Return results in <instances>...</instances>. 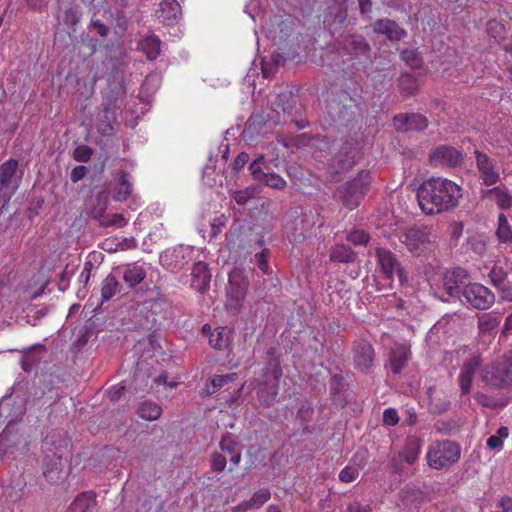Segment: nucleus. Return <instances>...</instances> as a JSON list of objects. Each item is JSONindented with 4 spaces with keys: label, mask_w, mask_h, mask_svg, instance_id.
Returning a JSON list of instances; mask_svg holds the SVG:
<instances>
[{
    "label": "nucleus",
    "mask_w": 512,
    "mask_h": 512,
    "mask_svg": "<svg viewBox=\"0 0 512 512\" xmlns=\"http://www.w3.org/2000/svg\"><path fill=\"white\" fill-rule=\"evenodd\" d=\"M243 385H241L237 391L235 392V394L229 398V399H226V403L229 405V406H232L233 404H235L237 402V400L239 399L240 395H241V392H242V389H243Z\"/></svg>",
    "instance_id": "nucleus-61"
},
{
    "label": "nucleus",
    "mask_w": 512,
    "mask_h": 512,
    "mask_svg": "<svg viewBox=\"0 0 512 512\" xmlns=\"http://www.w3.org/2000/svg\"><path fill=\"white\" fill-rule=\"evenodd\" d=\"M509 436V430L507 427H500L497 432L491 435L486 442V446L491 451L498 453L502 450L504 440Z\"/></svg>",
    "instance_id": "nucleus-37"
},
{
    "label": "nucleus",
    "mask_w": 512,
    "mask_h": 512,
    "mask_svg": "<svg viewBox=\"0 0 512 512\" xmlns=\"http://www.w3.org/2000/svg\"><path fill=\"white\" fill-rule=\"evenodd\" d=\"M86 173L87 168L85 166H76L70 173V179L73 183H77L85 177Z\"/></svg>",
    "instance_id": "nucleus-55"
},
{
    "label": "nucleus",
    "mask_w": 512,
    "mask_h": 512,
    "mask_svg": "<svg viewBox=\"0 0 512 512\" xmlns=\"http://www.w3.org/2000/svg\"><path fill=\"white\" fill-rule=\"evenodd\" d=\"M378 265L387 279H393L396 275L401 284L407 281L403 269L396 256L388 249L378 248L376 250Z\"/></svg>",
    "instance_id": "nucleus-12"
},
{
    "label": "nucleus",
    "mask_w": 512,
    "mask_h": 512,
    "mask_svg": "<svg viewBox=\"0 0 512 512\" xmlns=\"http://www.w3.org/2000/svg\"><path fill=\"white\" fill-rule=\"evenodd\" d=\"M444 289L450 296H455L461 293L462 289L453 280H450L448 276L444 278Z\"/></svg>",
    "instance_id": "nucleus-54"
},
{
    "label": "nucleus",
    "mask_w": 512,
    "mask_h": 512,
    "mask_svg": "<svg viewBox=\"0 0 512 512\" xmlns=\"http://www.w3.org/2000/svg\"><path fill=\"white\" fill-rule=\"evenodd\" d=\"M255 196V188L247 187L244 190H238L232 192V197L239 205H245L250 199Z\"/></svg>",
    "instance_id": "nucleus-43"
},
{
    "label": "nucleus",
    "mask_w": 512,
    "mask_h": 512,
    "mask_svg": "<svg viewBox=\"0 0 512 512\" xmlns=\"http://www.w3.org/2000/svg\"><path fill=\"white\" fill-rule=\"evenodd\" d=\"M400 87L407 95H413L418 89L416 81L408 75L401 77Z\"/></svg>",
    "instance_id": "nucleus-48"
},
{
    "label": "nucleus",
    "mask_w": 512,
    "mask_h": 512,
    "mask_svg": "<svg viewBox=\"0 0 512 512\" xmlns=\"http://www.w3.org/2000/svg\"><path fill=\"white\" fill-rule=\"evenodd\" d=\"M357 155L358 149L356 144L353 142H345L328 164V177L333 181H338L342 174L346 173L354 166Z\"/></svg>",
    "instance_id": "nucleus-6"
},
{
    "label": "nucleus",
    "mask_w": 512,
    "mask_h": 512,
    "mask_svg": "<svg viewBox=\"0 0 512 512\" xmlns=\"http://www.w3.org/2000/svg\"><path fill=\"white\" fill-rule=\"evenodd\" d=\"M500 324V318L497 315L488 313L478 317V333L480 336L490 334Z\"/></svg>",
    "instance_id": "nucleus-30"
},
{
    "label": "nucleus",
    "mask_w": 512,
    "mask_h": 512,
    "mask_svg": "<svg viewBox=\"0 0 512 512\" xmlns=\"http://www.w3.org/2000/svg\"><path fill=\"white\" fill-rule=\"evenodd\" d=\"M146 277V270L142 265L138 264H130L127 265L123 270L122 278L124 282L130 287L133 288L136 285L140 284Z\"/></svg>",
    "instance_id": "nucleus-26"
},
{
    "label": "nucleus",
    "mask_w": 512,
    "mask_h": 512,
    "mask_svg": "<svg viewBox=\"0 0 512 512\" xmlns=\"http://www.w3.org/2000/svg\"><path fill=\"white\" fill-rule=\"evenodd\" d=\"M430 409L434 413H443L448 409L449 400L447 395L440 390L430 388L428 390Z\"/></svg>",
    "instance_id": "nucleus-28"
},
{
    "label": "nucleus",
    "mask_w": 512,
    "mask_h": 512,
    "mask_svg": "<svg viewBox=\"0 0 512 512\" xmlns=\"http://www.w3.org/2000/svg\"><path fill=\"white\" fill-rule=\"evenodd\" d=\"M490 278L495 286L502 284L504 280V273L501 269H492L490 272Z\"/></svg>",
    "instance_id": "nucleus-58"
},
{
    "label": "nucleus",
    "mask_w": 512,
    "mask_h": 512,
    "mask_svg": "<svg viewBox=\"0 0 512 512\" xmlns=\"http://www.w3.org/2000/svg\"><path fill=\"white\" fill-rule=\"evenodd\" d=\"M400 241L413 254L424 251L433 241V235L427 228H409L400 236Z\"/></svg>",
    "instance_id": "nucleus-10"
},
{
    "label": "nucleus",
    "mask_w": 512,
    "mask_h": 512,
    "mask_svg": "<svg viewBox=\"0 0 512 512\" xmlns=\"http://www.w3.org/2000/svg\"><path fill=\"white\" fill-rule=\"evenodd\" d=\"M220 448L223 453L229 456L230 462L237 466L241 460V449L239 444L235 442L230 435L223 436L220 442Z\"/></svg>",
    "instance_id": "nucleus-27"
},
{
    "label": "nucleus",
    "mask_w": 512,
    "mask_h": 512,
    "mask_svg": "<svg viewBox=\"0 0 512 512\" xmlns=\"http://www.w3.org/2000/svg\"><path fill=\"white\" fill-rule=\"evenodd\" d=\"M496 236L498 240L502 243H512V228L506 216L503 213H500L498 216Z\"/></svg>",
    "instance_id": "nucleus-38"
},
{
    "label": "nucleus",
    "mask_w": 512,
    "mask_h": 512,
    "mask_svg": "<svg viewBox=\"0 0 512 512\" xmlns=\"http://www.w3.org/2000/svg\"><path fill=\"white\" fill-rule=\"evenodd\" d=\"M468 306L477 310H487L495 303L494 293L480 283H468L461 291Z\"/></svg>",
    "instance_id": "nucleus-8"
},
{
    "label": "nucleus",
    "mask_w": 512,
    "mask_h": 512,
    "mask_svg": "<svg viewBox=\"0 0 512 512\" xmlns=\"http://www.w3.org/2000/svg\"><path fill=\"white\" fill-rule=\"evenodd\" d=\"M257 265L259 268L264 272L267 273L268 271V262H267V256L264 251L256 253L255 255Z\"/></svg>",
    "instance_id": "nucleus-57"
},
{
    "label": "nucleus",
    "mask_w": 512,
    "mask_h": 512,
    "mask_svg": "<svg viewBox=\"0 0 512 512\" xmlns=\"http://www.w3.org/2000/svg\"><path fill=\"white\" fill-rule=\"evenodd\" d=\"M487 32L496 40L503 37L504 26L497 20H490L487 24Z\"/></svg>",
    "instance_id": "nucleus-49"
},
{
    "label": "nucleus",
    "mask_w": 512,
    "mask_h": 512,
    "mask_svg": "<svg viewBox=\"0 0 512 512\" xmlns=\"http://www.w3.org/2000/svg\"><path fill=\"white\" fill-rule=\"evenodd\" d=\"M374 31L387 36L390 40L398 41L404 37L405 31L392 20H379L373 25Z\"/></svg>",
    "instance_id": "nucleus-22"
},
{
    "label": "nucleus",
    "mask_w": 512,
    "mask_h": 512,
    "mask_svg": "<svg viewBox=\"0 0 512 512\" xmlns=\"http://www.w3.org/2000/svg\"><path fill=\"white\" fill-rule=\"evenodd\" d=\"M123 391H124V386L112 387L108 392L110 400H112V401L118 400L122 396Z\"/></svg>",
    "instance_id": "nucleus-60"
},
{
    "label": "nucleus",
    "mask_w": 512,
    "mask_h": 512,
    "mask_svg": "<svg viewBox=\"0 0 512 512\" xmlns=\"http://www.w3.org/2000/svg\"><path fill=\"white\" fill-rule=\"evenodd\" d=\"M226 467V456L221 453H214L211 457V469L213 471H223Z\"/></svg>",
    "instance_id": "nucleus-50"
},
{
    "label": "nucleus",
    "mask_w": 512,
    "mask_h": 512,
    "mask_svg": "<svg viewBox=\"0 0 512 512\" xmlns=\"http://www.w3.org/2000/svg\"><path fill=\"white\" fill-rule=\"evenodd\" d=\"M421 448L422 440L416 436H409L406 439L403 451L400 453V458L412 465L417 461Z\"/></svg>",
    "instance_id": "nucleus-23"
},
{
    "label": "nucleus",
    "mask_w": 512,
    "mask_h": 512,
    "mask_svg": "<svg viewBox=\"0 0 512 512\" xmlns=\"http://www.w3.org/2000/svg\"><path fill=\"white\" fill-rule=\"evenodd\" d=\"M502 295L505 299L512 301V286L503 287Z\"/></svg>",
    "instance_id": "nucleus-63"
},
{
    "label": "nucleus",
    "mask_w": 512,
    "mask_h": 512,
    "mask_svg": "<svg viewBox=\"0 0 512 512\" xmlns=\"http://www.w3.org/2000/svg\"><path fill=\"white\" fill-rule=\"evenodd\" d=\"M330 260L341 263L352 262L354 260V253L346 245H336L331 251Z\"/></svg>",
    "instance_id": "nucleus-39"
},
{
    "label": "nucleus",
    "mask_w": 512,
    "mask_h": 512,
    "mask_svg": "<svg viewBox=\"0 0 512 512\" xmlns=\"http://www.w3.org/2000/svg\"><path fill=\"white\" fill-rule=\"evenodd\" d=\"M236 376V373L214 376L211 379L210 384L207 385L208 394L215 393L218 389L222 388L226 383L233 381L236 378Z\"/></svg>",
    "instance_id": "nucleus-41"
},
{
    "label": "nucleus",
    "mask_w": 512,
    "mask_h": 512,
    "mask_svg": "<svg viewBox=\"0 0 512 512\" xmlns=\"http://www.w3.org/2000/svg\"><path fill=\"white\" fill-rule=\"evenodd\" d=\"M481 363L482 357L479 353L471 354L463 362L458 376L459 387L462 394L470 393L474 375Z\"/></svg>",
    "instance_id": "nucleus-14"
},
{
    "label": "nucleus",
    "mask_w": 512,
    "mask_h": 512,
    "mask_svg": "<svg viewBox=\"0 0 512 512\" xmlns=\"http://www.w3.org/2000/svg\"><path fill=\"white\" fill-rule=\"evenodd\" d=\"M347 240L355 245H365L369 241V235L363 230H354L348 234Z\"/></svg>",
    "instance_id": "nucleus-47"
},
{
    "label": "nucleus",
    "mask_w": 512,
    "mask_h": 512,
    "mask_svg": "<svg viewBox=\"0 0 512 512\" xmlns=\"http://www.w3.org/2000/svg\"><path fill=\"white\" fill-rule=\"evenodd\" d=\"M383 422L388 426H395L399 422L398 413L393 408H387L383 412Z\"/></svg>",
    "instance_id": "nucleus-51"
},
{
    "label": "nucleus",
    "mask_w": 512,
    "mask_h": 512,
    "mask_svg": "<svg viewBox=\"0 0 512 512\" xmlns=\"http://www.w3.org/2000/svg\"><path fill=\"white\" fill-rule=\"evenodd\" d=\"M127 223L126 219L121 214H114L111 219L107 222V225H113L116 227H122Z\"/></svg>",
    "instance_id": "nucleus-59"
},
{
    "label": "nucleus",
    "mask_w": 512,
    "mask_h": 512,
    "mask_svg": "<svg viewBox=\"0 0 512 512\" xmlns=\"http://www.w3.org/2000/svg\"><path fill=\"white\" fill-rule=\"evenodd\" d=\"M140 46L149 60L156 59L160 54V39L155 35L145 37Z\"/></svg>",
    "instance_id": "nucleus-32"
},
{
    "label": "nucleus",
    "mask_w": 512,
    "mask_h": 512,
    "mask_svg": "<svg viewBox=\"0 0 512 512\" xmlns=\"http://www.w3.org/2000/svg\"><path fill=\"white\" fill-rule=\"evenodd\" d=\"M446 276L449 277L450 280H453L458 286L462 289L465 284V280L468 278V273L463 268H455Z\"/></svg>",
    "instance_id": "nucleus-46"
},
{
    "label": "nucleus",
    "mask_w": 512,
    "mask_h": 512,
    "mask_svg": "<svg viewBox=\"0 0 512 512\" xmlns=\"http://www.w3.org/2000/svg\"><path fill=\"white\" fill-rule=\"evenodd\" d=\"M120 292V283L111 274H109L102 282L101 298L102 301L110 300L114 295Z\"/></svg>",
    "instance_id": "nucleus-34"
},
{
    "label": "nucleus",
    "mask_w": 512,
    "mask_h": 512,
    "mask_svg": "<svg viewBox=\"0 0 512 512\" xmlns=\"http://www.w3.org/2000/svg\"><path fill=\"white\" fill-rule=\"evenodd\" d=\"M488 195L496 202L500 209H508L512 205V196L505 188L495 187L490 189Z\"/></svg>",
    "instance_id": "nucleus-36"
},
{
    "label": "nucleus",
    "mask_w": 512,
    "mask_h": 512,
    "mask_svg": "<svg viewBox=\"0 0 512 512\" xmlns=\"http://www.w3.org/2000/svg\"><path fill=\"white\" fill-rule=\"evenodd\" d=\"M374 360V349L372 345L365 341L360 340L354 344V362L358 369L365 371L368 370Z\"/></svg>",
    "instance_id": "nucleus-17"
},
{
    "label": "nucleus",
    "mask_w": 512,
    "mask_h": 512,
    "mask_svg": "<svg viewBox=\"0 0 512 512\" xmlns=\"http://www.w3.org/2000/svg\"><path fill=\"white\" fill-rule=\"evenodd\" d=\"M91 266V263H86L85 264V267H84V270L82 271L81 273V278H83L85 280V282L88 281L89 279V273H90V267Z\"/></svg>",
    "instance_id": "nucleus-64"
},
{
    "label": "nucleus",
    "mask_w": 512,
    "mask_h": 512,
    "mask_svg": "<svg viewBox=\"0 0 512 512\" xmlns=\"http://www.w3.org/2000/svg\"><path fill=\"white\" fill-rule=\"evenodd\" d=\"M393 122L399 131H422L428 127L427 118L418 113L398 114Z\"/></svg>",
    "instance_id": "nucleus-16"
},
{
    "label": "nucleus",
    "mask_w": 512,
    "mask_h": 512,
    "mask_svg": "<svg viewBox=\"0 0 512 512\" xmlns=\"http://www.w3.org/2000/svg\"><path fill=\"white\" fill-rule=\"evenodd\" d=\"M19 437L14 433V427L8 425L0 434V456L8 452V449L17 444Z\"/></svg>",
    "instance_id": "nucleus-35"
},
{
    "label": "nucleus",
    "mask_w": 512,
    "mask_h": 512,
    "mask_svg": "<svg viewBox=\"0 0 512 512\" xmlns=\"http://www.w3.org/2000/svg\"><path fill=\"white\" fill-rule=\"evenodd\" d=\"M132 192V184L129 182L127 175L122 174L115 188L114 199L116 201L126 200Z\"/></svg>",
    "instance_id": "nucleus-40"
},
{
    "label": "nucleus",
    "mask_w": 512,
    "mask_h": 512,
    "mask_svg": "<svg viewBox=\"0 0 512 512\" xmlns=\"http://www.w3.org/2000/svg\"><path fill=\"white\" fill-rule=\"evenodd\" d=\"M282 370L277 363L269 364L260 379L255 381L257 396L262 406L270 407L278 394Z\"/></svg>",
    "instance_id": "nucleus-4"
},
{
    "label": "nucleus",
    "mask_w": 512,
    "mask_h": 512,
    "mask_svg": "<svg viewBox=\"0 0 512 512\" xmlns=\"http://www.w3.org/2000/svg\"><path fill=\"white\" fill-rule=\"evenodd\" d=\"M211 275L208 270V266L204 262H197L194 264L192 269V287L203 292L210 283Z\"/></svg>",
    "instance_id": "nucleus-20"
},
{
    "label": "nucleus",
    "mask_w": 512,
    "mask_h": 512,
    "mask_svg": "<svg viewBox=\"0 0 512 512\" xmlns=\"http://www.w3.org/2000/svg\"><path fill=\"white\" fill-rule=\"evenodd\" d=\"M271 497V493L267 488H262L256 491L251 499L247 501H243L240 503L236 510L238 512H246L250 509L260 508L264 503H266Z\"/></svg>",
    "instance_id": "nucleus-24"
},
{
    "label": "nucleus",
    "mask_w": 512,
    "mask_h": 512,
    "mask_svg": "<svg viewBox=\"0 0 512 512\" xmlns=\"http://www.w3.org/2000/svg\"><path fill=\"white\" fill-rule=\"evenodd\" d=\"M482 381L494 388L512 385V353L487 364L481 371Z\"/></svg>",
    "instance_id": "nucleus-3"
},
{
    "label": "nucleus",
    "mask_w": 512,
    "mask_h": 512,
    "mask_svg": "<svg viewBox=\"0 0 512 512\" xmlns=\"http://www.w3.org/2000/svg\"><path fill=\"white\" fill-rule=\"evenodd\" d=\"M369 184L370 175L367 172L358 174L357 177L348 182L339 190L343 205L349 210L358 207L368 190Z\"/></svg>",
    "instance_id": "nucleus-7"
},
{
    "label": "nucleus",
    "mask_w": 512,
    "mask_h": 512,
    "mask_svg": "<svg viewBox=\"0 0 512 512\" xmlns=\"http://www.w3.org/2000/svg\"><path fill=\"white\" fill-rule=\"evenodd\" d=\"M115 122V111L113 108L106 107L100 114V118L97 123L98 131L103 135H110L114 130Z\"/></svg>",
    "instance_id": "nucleus-29"
},
{
    "label": "nucleus",
    "mask_w": 512,
    "mask_h": 512,
    "mask_svg": "<svg viewBox=\"0 0 512 512\" xmlns=\"http://www.w3.org/2000/svg\"><path fill=\"white\" fill-rule=\"evenodd\" d=\"M248 289V280L240 269H233L229 273L226 287V308L233 314L238 313L243 305Z\"/></svg>",
    "instance_id": "nucleus-5"
},
{
    "label": "nucleus",
    "mask_w": 512,
    "mask_h": 512,
    "mask_svg": "<svg viewBox=\"0 0 512 512\" xmlns=\"http://www.w3.org/2000/svg\"><path fill=\"white\" fill-rule=\"evenodd\" d=\"M93 150L86 145H80L73 151V158L78 162H87L90 160Z\"/></svg>",
    "instance_id": "nucleus-45"
},
{
    "label": "nucleus",
    "mask_w": 512,
    "mask_h": 512,
    "mask_svg": "<svg viewBox=\"0 0 512 512\" xmlns=\"http://www.w3.org/2000/svg\"><path fill=\"white\" fill-rule=\"evenodd\" d=\"M495 506L500 512H512V498L507 495L500 496Z\"/></svg>",
    "instance_id": "nucleus-52"
},
{
    "label": "nucleus",
    "mask_w": 512,
    "mask_h": 512,
    "mask_svg": "<svg viewBox=\"0 0 512 512\" xmlns=\"http://www.w3.org/2000/svg\"><path fill=\"white\" fill-rule=\"evenodd\" d=\"M137 413L144 420L155 421L160 418L162 409L154 402L145 401L139 405Z\"/></svg>",
    "instance_id": "nucleus-31"
},
{
    "label": "nucleus",
    "mask_w": 512,
    "mask_h": 512,
    "mask_svg": "<svg viewBox=\"0 0 512 512\" xmlns=\"http://www.w3.org/2000/svg\"><path fill=\"white\" fill-rule=\"evenodd\" d=\"M423 494L418 489H407L404 491L403 502L409 508H418L423 500Z\"/></svg>",
    "instance_id": "nucleus-42"
},
{
    "label": "nucleus",
    "mask_w": 512,
    "mask_h": 512,
    "mask_svg": "<svg viewBox=\"0 0 512 512\" xmlns=\"http://www.w3.org/2000/svg\"><path fill=\"white\" fill-rule=\"evenodd\" d=\"M249 161V155L245 152L240 153L233 162V169L239 171Z\"/></svg>",
    "instance_id": "nucleus-56"
},
{
    "label": "nucleus",
    "mask_w": 512,
    "mask_h": 512,
    "mask_svg": "<svg viewBox=\"0 0 512 512\" xmlns=\"http://www.w3.org/2000/svg\"><path fill=\"white\" fill-rule=\"evenodd\" d=\"M460 456L461 449L456 442L436 440L428 446L425 458L430 468L443 470L456 464Z\"/></svg>",
    "instance_id": "nucleus-2"
},
{
    "label": "nucleus",
    "mask_w": 512,
    "mask_h": 512,
    "mask_svg": "<svg viewBox=\"0 0 512 512\" xmlns=\"http://www.w3.org/2000/svg\"><path fill=\"white\" fill-rule=\"evenodd\" d=\"M421 210L427 214H438L454 209L462 198V188L452 180L433 177L424 181L417 192Z\"/></svg>",
    "instance_id": "nucleus-1"
},
{
    "label": "nucleus",
    "mask_w": 512,
    "mask_h": 512,
    "mask_svg": "<svg viewBox=\"0 0 512 512\" xmlns=\"http://www.w3.org/2000/svg\"><path fill=\"white\" fill-rule=\"evenodd\" d=\"M17 171L18 161L15 159H9L0 165V201H3V206L19 187L21 176Z\"/></svg>",
    "instance_id": "nucleus-9"
},
{
    "label": "nucleus",
    "mask_w": 512,
    "mask_h": 512,
    "mask_svg": "<svg viewBox=\"0 0 512 512\" xmlns=\"http://www.w3.org/2000/svg\"><path fill=\"white\" fill-rule=\"evenodd\" d=\"M249 168L255 180H258L271 188L283 190L287 185L286 181L281 176L276 173L269 172L264 161V156H260L254 160L250 164Z\"/></svg>",
    "instance_id": "nucleus-11"
},
{
    "label": "nucleus",
    "mask_w": 512,
    "mask_h": 512,
    "mask_svg": "<svg viewBox=\"0 0 512 512\" xmlns=\"http://www.w3.org/2000/svg\"><path fill=\"white\" fill-rule=\"evenodd\" d=\"M229 343V331L226 327H218L209 336V344L216 350L227 348Z\"/></svg>",
    "instance_id": "nucleus-33"
},
{
    "label": "nucleus",
    "mask_w": 512,
    "mask_h": 512,
    "mask_svg": "<svg viewBox=\"0 0 512 512\" xmlns=\"http://www.w3.org/2000/svg\"><path fill=\"white\" fill-rule=\"evenodd\" d=\"M410 356V349L408 346L399 344L396 345L390 354V367L394 374H398L405 367Z\"/></svg>",
    "instance_id": "nucleus-21"
},
{
    "label": "nucleus",
    "mask_w": 512,
    "mask_h": 512,
    "mask_svg": "<svg viewBox=\"0 0 512 512\" xmlns=\"http://www.w3.org/2000/svg\"><path fill=\"white\" fill-rule=\"evenodd\" d=\"M194 254V248L190 246H179L174 248L172 251L166 252L163 256L165 260L170 258L169 265H172L174 268H182L189 261L192 260V256Z\"/></svg>",
    "instance_id": "nucleus-19"
},
{
    "label": "nucleus",
    "mask_w": 512,
    "mask_h": 512,
    "mask_svg": "<svg viewBox=\"0 0 512 512\" xmlns=\"http://www.w3.org/2000/svg\"><path fill=\"white\" fill-rule=\"evenodd\" d=\"M158 19L165 24L177 22L181 16V7L176 0H163L156 10Z\"/></svg>",
    "instance_id": "nucleus-18"
},
{
    "label": "nucleus",
    "mask_w": 512,
    "mask_h": 512,
    "mask_svg": "<svg viewBox=\"0 0 512 512\" xmlns=\"http://www.w3.org/2000/svg\"><path fill=\"white\" fill-rule=\"evenodd\" d=\"M372 508L370 504L361 503L357 500L351 502L347 506V512H371Z\"/></svg>",
    "instance_id": "nucleus-53"
},
{
    "label": "nucleus",
    "mask_w": 512,
    "mask_h": 512,
    "mask_svg": "<svg viewBox=\"0 0 512 512\" xmlns=\"http://www.w3.org/2000/svg\"><path fill=\"white\" fill-rule=\"evenodd\" d=\"M430 163L436 167H457L463 162V154L455 147L440 145L430 154Z\"/></svg>",
    "instance_id": "nucleus-13"
},
{
    "label": "nucleus",
    "mask_w": 512,
    "mask_h": 512,
    "mask_svg": "<svg viewBox=\"0 0 512 512\" xmlns=\"http://www.w3.org/2000/svg\"><path fill=\"white\" fill-rule=\"evenodd\" d=\"M93 25L97 28V31L101 36L107 35L108 28L104 24H102L100 22H94Z\"/></svg>",
    "instance_id": "nucleus-62"
},
{
    "label": "nucleus",
    "mask_w": 512,
    "mask_h": 512,
    "mask_svg": "<svg viewBox=\"0 0 512 512\" xmlns=\"http://www.w3.org/2000/svg\"><path fill=\"white\" fill-rule=\"evenodd\" d=\"M359 476V468L354 466H346L339 473V479L343 483L355 481Z\"/></svg>",
    "instance_id": "nucleus-44"
},
{
    "label": "nucleus",
    "mask_w": 512,
    "mask_h": 512,
    "mask_svg": "<svg viewBox=\"0 0 512 512\" xmlns=\"http://www.w3.org/2000/svg\"><path fill=\"white\" fill-rule=\"evenodd\" d=\"M96 505L95 495L92 492L79 494L68 508V512H91Z\"/></svg>",
    "instance_id": "nucleus-25"
},
{
    "label": "nucleus",
    "mask_w": 512,
    "mask_h": 512,
    "mask_svg": "<svg viewBox=\"0 0 512 512\" xmlns=\"http://www.w3.org/2000/svg\"><path fill=\"white\" fill-rule=\"evenodd\" d=\"M475 154L477 169L483 183L487 186L497 183L499 180V172L495 162L484 153L476 151Z\"/></svg>",
    "instance_id": "nucleus-15"
}]
</instances>
